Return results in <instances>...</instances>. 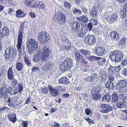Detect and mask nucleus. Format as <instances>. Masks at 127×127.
<instances>
[{
    "instance_id": "3c124183",
    "label": "nucleus",
    "mask_w": 127,
    "mask_h": 127,
    "mask_svg": "<svg viewBox=\"0 0 127 127\" xmlns=\"http://www.w3.org/2000/svg\"><path fill=\"white\" fill-rule=\"evenodd\" d=\"M93 27V25L91 23H89L87 25L86 29L88 31H90L92 30Z\"/></svg>"
},
{
    "instance_id": "69168bd1",
    "label": "nucleus",
    "mask_w": 127,
    "mask_h": 127,
    "mask_svg": "<svg viewBox=\"0 0 127 127\" xmlns=\"http://www.w3.org/2000/svg\"><path fill=\"white\" fill-rule=\"evenodd\" d=\"M80 60L81 62L85 64H86L88 63L84 59L83 57H82L81 59Z\"/></svg>"
},
{
    "instance_id": "a878e982",
    "label": "nucleus",
    "mask_w": 127,
    "mask_h": 127,
    "mask_svg": "<svg viewBox=\"0 0 127 127\" xmlns=\"http://www.w3.org/2000/svg\"><path fill=\"white\" fill-rule=\"evenodd\" d=\"M119 66H116L115 67H113L111 66L108 68V71L110 74H114L116 72L118 71V68Z\"/></svg>"
},
{
    "instance_id": "c85d7f7f",
    "label": "nucleus",
    "mask_w": 127,
    "mask_h": 127,
    "mask_svg": "<svg viewBox=\"0 0 127 127\" xmlns=\"http://www.w3.org/2000/svg\"><path fill=\"white\" fill-rule=\"evenodd\" d=\"M7 91L9 94L11 95H16L17 94L15 88L13 89L12 87H9L7 89Z\"/></svg>"
},
{
    "instance_id": "f704fd0d",
    "label": "nucleus",
    "mask_w": 127,
    "mask_h": 127,
    "mask_svg": "<svg viewBox=\"0 0 127 127\" xmlns=\"http://www.w3.org/2000/svg\"><path fill=\"white\" fill-rule=\"evenodd\" d=\"M118 17L116 14H115L111 16L109 18V21L110 23L114 22L117 19Z\"/></svg>"
},
{
    "instance_id": "473e14b6",
    "label": "nucleus",
    "mask_w": 127,
    "mask_h": 127,
    "mask_svg": "<svg viewBox=\"0 0 127 127\" xmlns=\"http://www.w3.org/2000/svg\"><path fill=\"white\" fill-rule=\"evenodd\" d=\"M73 53L75 55V59L77 60V61H79L82 57V56L80 55L77 50H75Z\"/></svg>"
},
{
    "instance_id": "052dcab7",
    "label": "nucleus",
    "mask_w": 127,
    "mask_h": 127,
    "mask_svg": "<svg viewBox=\"0 0 127 127\" xmlns=\"http://www.w3.org/2000/svg\"><path fill=\"white\" fill-rule=\"evenodd\" d=\"M41 91L42 93L45 94L47 93L48 91V89L45 88L43 89H42Z\"/></svg>"
},
{
    "instance_id": "6e6d98bb",
    "label": "nucleus",
    "mask_w": 127,
    "mask_h": 127,
    "mask_svg": "<svg viewBox=\"0 0 127 127\" xmlns=\"http://www.w3.org/2000/svg\"><path fill=\"white\" fill-rule=\"evenodd\" d=\"M85 112L86 114L87 115H89L91 114H92V112L88 108L85 109Z\"/></svg>"
},
{
    "instance_id": "f3484780",
    "label": "nucleus",
    "mask_w": 127,
    "mask_h": 127,
    "mask_svg": "<svg viewBox=\"0 0 127 127\" xmlns=\"http://www.w3.org/2000/svg\"><path fill=\"white\" fill-rule=\"evenodd\" d=\"M54 65L52 63H49L42 67L41 69L45 71H49L53 69Z\"/></svg>"
},
{
    "instance_id": "2f4dec72",
    "label": "nucleus",
    "mask_w": 127,
    "mask_h": 127,
    "mask_svg": "<svg viewBox=\"0 0 127 127\" xmlns=\"http://www.w3.org/2000/svg\"><path fill=\"white\" fill-rule=\"evenodd\" d=\"M111 95L109 94H107L104 95L102 100L105 102H109L111 99Z\"/></svg>"
},
{
    "instance_id": "5701e85b",
    "label": "nucleus",
    "mask_w": 127,
    "mask_h": 127,
    "mask_svg": "<svg viewBox=\"0 0 127 127\" xmlns=\"http://www.w3.org/2000/svg\"><path fill=\"white\" fill-rule=\"evenodd\" d=\"M59 83L64 85H68L70 82L69 80L67 77H63L60 79L59 81Z\"/></svg>"
},
{
    "instance_id": "6e6552de",
    "label": "nucleus",
    "mask_w": 127,
    "mask_h": 127,
    "mask_svg": "<svg viewBox=\"0 0 127 127\" xmlns=\"http://www.w3.org/2000/svg\"><path fill=\"white\" fill-rule=\"evenodd\" d=\"M4 83L1 84V88L0 92V97L2 99H5L8 96V94L7 88L4 86Z\"/></svg>"
},
{
    "instance_id": "c03bdc74",
    "label": "nucleus",
    "mask_w": 127,
    "mask_h": 127,
    "mask_svg": "<svg viewBox=\"0 0 127 127\" xmlns=\"http://www.w3.org/2000/svg\"><path fill=\"white\" fill-rule=\"evenodd\" d=\"M108 78L109 80L107 82H113L114 83H115V78L111 74H109L108 75Z\"/></svg>"
},
{
    "instance_id": "c756f323",
    "label": "nucleus",
    "mask_w": 127,
    "mask_h": 127,
    "mask_svg": "<svg viewBox=\"0 0 127 127\" xmlns=\"http://www.w3.org/2000/svg\"><path fill=\"white\" fill-rule=\"evenodd\" d=\"M81 13L82 11L80 10H79L76 8H73L72 9L71 14L76 15H81Z\"/></svg>"
},
{
    "instance_id": "4d7b16f0",
    "label": "nucleus",
    "mask_w": 127,
    "mask_h": 127,
    "mask_svg": "<svg viewBox=\"0 0 127 127\" xmlns=\"http://www.w3.org/2000/svg\"><path fill=\"white\" fill-rule=\"evenodd\" d=\"M83 72H86L89 71V67L86 66H84L82 69Z\"/></svg>"
},
{
    "instance_id": "a18cd8bd",
    "label": "nucleus",
    "mask_w": 127,
    "mask_h": 127,
    "mask_svg": "<svg viewBox=\"0 0 127 127\" xmlns=\"http://www.w3.org/2000/svg\"><path fill=\"white\" fill-rule=\"evenodd\" d=\"M12 79L11 86L12 87L15 88L17 86L18 82L15 79L13 78Z\"/></svg>"
},
{
    "instance_id": "bf43d9fd",
    "label": "nucleus",
    "mask_w": 127,
    "mask_h": 127,
    "mask_svg": "<svg viewBox=\"0 0 127 127\" xmlns=\"http://www.w3.org/2000/svg\"><path fill=\"white\" fill-rule=\"evenodd\" d=\"M122 74L125 76H127V68H124L122 71Z\"/></svg>"
},
{
    "instance_id": "09e8293b",
    "label": "nucleus",
    "mask_w": 127,
    "mask_h": 127,
    "mask_svg": "<svg viewBox=\"0 0 127 127\" xmlns=\"http://www.w3.org/2000/svg\"><path fill=\"white\" fill-rule=\"evenodd\" d=\"M81 8L84 13L85 15L86 16H87L88 14L87 10L88 9L85 7L84 6H81L80 7Z\"/></svg>"
},
{
    "instance_id": "9b49d317",
    "label": "nucleus",
    "mask_w": 127,
    "mask_h": 127,
    "mask_svg": "<svg viewBox=\"0 0 127 127\" xmlns=\"http://www.w3.org/2000/svg\"><path fill=\"white\" fill-rule=\"evenodd\" d=\"M13 50L12 47H8L5 50V59L7 60L10 59L11 56L13 55Z\"/></svg>"
},
{
    "instance_id": "ddd939ff",
    "label": "nucleus",
    "mask_w": 127,
    "mask_h": 127,
    "mask_svg": "<svg viewBox=\"0 0 127 127\" xmlns=\"http://www.w3.org/2000/svg\"><path fill=\"white\" fill-rule=\"evenodd\" d=\"M99 105L102 108H104L101 111V112L103 113H107L113 109L112 107L110 105L103 103Z\"/></svg>"
},
{
    "instance_id": "c9c22d12",
    "label": "nucleus",
    "mask_w": 127,
    "mask_h": 127,
    "mask_svg": "<svg viewBox=\"0 0 127 127\" xmlns=\"http://www.w3.org/2000/svg\"><path fill=\"white\" fill-rule=\"evenodd\" d=\"M80 52L83 55L87 56L90 55L91 54L90 52L87 50L81 49L80 50Z\"/></svg>"
},
{
    "instance_id": "9d476101",
    "label": "nucleus",
    "mask_w": 127,
    "mask_h": 127,
    "mask_svg": "<svg viewBox=\"0 0 127 127\" xmlns=\"http://www.w3.org/2000/svg\"><path fill=\"white\" fill-rule=\"evenodd\" d=\"M95 52L96 55L99 56L106 55L107 54V51L103 47H97Z\"/></svg>"
},
{
    "instance_id": "7c9ffc66",
    "label": "nucleus",
    "mask_w": 127,
    "mask_h": 127,
    "mask_svg": "<svg viewBox=\"0 0 127 127\" xmlns=\"http://www.w3.org/2000/svg\"><path fill=\"white\" fill-rule=\"evenodd\" d=\"M97 62L99 65H103L106 62V60L104 58L98 57L97 59Z\"/></svg>"
},
{
    "instance_id": "4468645a",
    "label": "nucleus",
    "mask_w": 127,
    "mask_h": 127,
    "mask_svg": "<svg viewBox=\"0 0 127 127\" xmlns=\"http://www.w3.org/2000/svg\"><path fill=\"white\" fill-rule=\"evenodd\" d=\"M71 30L74 32H79L80 30V23L78 22L75 21L71 25Z\"/></svg>"
},
{
    "instance_id": "6ab92c4d",
    "label": "nucleus",
    "mask_w": 127,
    "mask_h": 127,
    "mask_svg": "<svg viewBox=\"0 0 127 127\" xmlns=\"http://www.w3.org/2000/svg\"><path fill=\"white\" fill-rule=\"evenodd\" d=\"M115 84L113 82H107L105 83V87L108 91H111L114 89Z\"/></svg>"
},
{
    "instance_id": "774afa93",
    "label": "nucleus",
    "mask_w": 127,
    "mask_h": 127,
    "mask_svg": "<svg viewBox=\"0 0 127 127\" xmlns=\"http://www.w3.org/2000/svg\"><path fill=\"white\" fill-rule=\"evenodd\" d=\"M52 127H60V125L59 124L55 122Z\"/></svg>"
},
{
    "instance_id": "4c0bfd02",
    "label": "nucleus",
    "mask_w": 127,
    "mask_h": 127,
    "mask_svg": "<svg viewBox=\"0 0 127 127\" xmlns=\"http://www.w3.org/2000/svg\"><path fill=\"white\" fill-rule=\"evenodd\" d=\"M25 62L27 65L29 66H32V64L31 63V60L29 59L28 57L26 56L24 57Z\"/></svg>"
},
{
    "instance_id": "e2e57ef3",
    "label": "nucleus",
    "mask_w": 127,
    "mask_h": 127,
    "mask_svg": "<svg viewBox=\"0 0 127 127\" xmlns=\"http://www.w3.org/2000/svg\"><path fill=\"white\" fill-rule=\"evenodd\" d=\"M39 70V68L36 67H34L32 69V72H38Z\"/></svg>"
},
{
    "instance_id": "79ce46f5",
    "label": "nucleus",
    "mask_w": 127,
    "mask_h": 127,
    "mask_svg": "<svg viewBox=\"0 0 127 127\" xmlns=\"http://www.w3.org/2000/svg\"><path fill=\"white\" fill-rule=\"evenodd\" d=\"M125 105V104L122 101L117 102L116 104V106L120 109L123 108Z\"/></svg>"
},
{
    "instance_id": "37998d69",
    "label": "nucleus",
    "mask_w": 127,
    "mask_h": 127,
    "mask_svg": "<svg viewBox=\"0 0 127 127\" xmlns=\"http://www.w3.org/2000/svg\"><path fill=\"white\" fill-rule=\"evenodd\" d=\"M41 57V56H38V55H36L33 56V61L36 62H37L39 61Z\"/></svg>"
},
{
    "instance_id": "1a4fd4ad",
    "label": "nucleus",
    "mask_w": 127,
    "mask_h": 127,
    "mask_svg": "<svg viewBox=\"0 0 127 127\" xmlns=\"http://www.w3.org/2000/svg\"><path fill=\"white\" fill-rule=\"evenodd\" d=\"M85 40L87 44L89 46L94 45L96 42V39L93 35H88L85 36Z\"/></svg>"
},
{
    "instance_id": "aec40b11",
    "label": "nucleus",
    "mask_w": 127,
    "mask_h": 127,
    "mask_svg": "<svg viewBox=\"0 0 127 127\" xmlns=\"http://www.w3.org/2000/svg\"><path fill=\"white\" fill-rule=\"evenodd\" d=\"M109 35L113 40H119L120 38L119 35L117 32H112L109 33Z\"/></svg>"
},
{
    "instance_id": "7ed1b4c3",
    "label": "nucleus",
    "mask_w": 127,
    "mask_h": 127,
    "mask_svg": "<svg viewBox=\"0 0 127 127\" xmlns=\"http://www.w3.org/2000/svg\"><path fill=\"white\" fill-rule=\"evenodd\" d=\"M73 61L69 58L66 59L62 62L60 66V69L62 71H65L70 69L73 66Z\"/></svg>"
},
{
    "instance_id": "49530a36",
    "label": "nucleus",
    "mask_w": 127,
    "mask_h": 127,
    "mask_svg": "<svg viewBox=\"0 0 127 127\" xmlns=\"http://www.w3.org/2000/svg\"><path fill=\"white\" fill-rule=\"evenodd\" d=\"M90 23L93 25H96L98 23V21L96 19L92 18L90 20Z\"/></svg>"
},
{
    "instance_id": "680f3d73",
    "label": "nucleus",
    "mask_w": 127,
    "mask_h": 127,
    "mask_svg": "<svg viewBox=\"0 0 127 127\" xmlns=\"http://www.w3.org/2000/svg\"><path fill=\"white\" fill-rule=\"evenodd\" d=\"M121 63L123 66H125L127 65V60L125 59L123 60L122 62Z\"/></svg>"
},
{
    "instance_id": "393cba45",
    "label": "nucleus",
    "mask_w": 127,
    "mask_h": 127,
    "mask_svg": "<svg viewBox=\"0 0 127 127\" xmlns=\"http://www.w3.org/2000/svg\"><path fill=\"white\" fill-rule=\"evenodd\" d=\"M97 8L96 7L94 6L91 10L90 14L91 16L93 18H95L97 15Z\"/></svg>"
},
{
    "instance_id": "603ef678",
    "label": "nucleus",
    "mask_w": 127,
    "mask_h": 127,
    "mask_svg": "<svg viewBox=\"0 0 127 127\" xmlns=\"http://www.w3.org/2000/svg\"><path fill=\"white\" fill-rule=\"evenodd\" d=\"M125 39L124 38H122L119 43V45H121L123 47H125Z\"/></svg>"
},
{
    "instance_id": "e433bc0d",
    "label": "nucleus",
    "mask_w": 127,
    "mask_h": 127,
    "mask_svg": "<svg viewBox=\"0 0 127 127\" xmlns=\"http://www.w3.org/2000/svg\"><path fill=\"white\" fill-rule=\"evenodd\" d=\"M15 88L17 94H18V93H20L23 89V86L20 84H18L17 87Z\"/></svg>"
},
{
    "instance_id": "5fc2aeb1",
    "label": "nucleus",
    "mask_w": 127,
    "mask_h": 127,
    "mask_svg": "<svg viewBox=\"0 0 127 127\" xmlns=\"http://www.w3.org/2000/svg\"><path fill=\"white\" fill-rule=\"evenodd\" d=\"M84 119L86 120L88 123H91H91H92L93 124H94V121L93 120L90 119L89 118H84Z\"/></svg>"
},
{
    "instance_id": "13d9d810",
    "label": "nucleus",
    "mask_w": 127,
    "mask_h": 127,
    "mask_svg": "<svg viewBox=\"0 0 127 127\" xmlns=\"http://www.w3.org/2000/svg\"><path fill=\"white\" fill-rule=\"evenodd\" d=\"M8 105L9 106L12 107L13 108H15L16 107V106L14 104V102L12 100L11 101V102H10L8 103Z\"/></svg>"
},
{
    "instance_id": "338daca9",
    "label": "nucleus",
    "mask_w": 127,
    "mask_h": 127,
    "mask_svg": "<svg viewBox=\"0 0 127 127\" xmlns=\"http://www.w3.org/2000/svg\"><path fill=\"white\" fill-rule=\"evenodd\" d=\"M69 96V94L68 93L64 94L61 95L62 97L68 98Z\"/></svg>"
},
{
    "instance_id": "f03ea898",
    "label": "nucleus",
    "mask_w": 127,
    "mask_h": 127,
    "mask_svg": "<svg viewBox=\"0 0 127 127\" xmlns=\"http://www.w3.org/2000/svg\"><path fill=\"white\" fill-rule=\"evenodd\" d=\"M123 56V54L121 51L117 50L110 53L109 58L113 62L117 63L122 60Z\"/></svg>"
},
{
    "instance_id": "20e7f679",
    "label": "nucleus",
    "mask_w": 127,
    "mask_h": 127,
    "mask_svg": "<svg viewBox=\"0 0 127 127\" xmlns=\"http://www.w3.org/2000/svg\"><path fill=\"white\" fill-rule=\"evenodd\" d=\"M24 29L22 27L20 26L18 33L17 39L18 42L16 45L17 50L20 53H22V45L23 41V33H24Z\"/></svg>"
},
{
    "instance_id": "58836bf2",
    "label": "nucleus",
    "mask_w": 127,
    "mask_h": 127,
    "mask_svg": "<svg viewBox=\"0 0 127 127\" xmlns=\"http://www.w3.org/2000/svg\"><path fill=\"white\" fill-rule=\"evenodd\" d=\"M61 39L63 44L68 42L69 40L65 35H62L61 36Z\"/></svg>"
},
{
    "instance_id": "f8f14e48",
    "label": "nucleus",
    "mask_w": 127,
    "mask_h": 127,
    "mask_svg": "<svg viewBox=\"0 0 127 127\" xmlns=\"http://www.w3.org/2000/svg\"><path fill=\"white\" fill-rule=\"evenodd\" d=\"M9 34V31L8 28L6 27H4L0 32V38L1 39L7 37Z\"/></svg>"
},
{
    "instance_id": "bb28decb",
    "label": "nucleus",
    "mask_w": 127,
    "mask_h": 127,
    "mask_svg": "<svg viewBox=\"0 0 127 127\" xmlns=\"http://www.w3.org/2000/svg\"><path fill=\"white\" fill-rule=\"evenodd\" d=\"M7 76L9 79L12 80L14 78V75L11 68H10L8 70Z\"/></svg>"
},
{
    "instance_id": "0eeeda50",
    "label": "nucleus",
    "mask_w": 127,
    "mask_h": 127,
    "mask_svg": "<svg viewBox=\"0 0 127 127\" xmlns=\"http://www.w3.org/2000/svg\"><path fill=\"white\" fill-rule=\"evenodd\" d=\"M38 38L40 43L42 44L45 43L49 40V35L45 32L44 33L41 32L38 34Z\"/></svg>"
},
{
    "instance_id": "72a5a7b5",
    "label": "nucleus",
    "mask_w": 127,
    "mask_h": 127,
    "mask_svg": "<svg viewBox=\"0 0 127 127\" xmlns=\"http://www.w3.org/2000/svg\"><path fill=\"white\" fill-rule=\"evenodd\" d=\"M24 67L23 63L19 62L16 64V68L18 71L21 70L23 69Z\"/></svg>"
},
{
    "instance_id": "dca6fc26",
    "label": "nucleus",
    "mask_w": 127,
    "mask_h": 127,
    "mask_svg": "<svg viewBox=\"0 0 127 127\" xmlns=\"http://www.w3.org/2000/svg\"><path fill=\"white\" fill-rule=\"evenodd\" d=\"M127 12V2L124 3L123 5V8L121 9L120 14L121 17L123 19L125 18L126 16Z\"/></svg>"
},
{
    "instance_id": "a19ab883",
    "label": "nucleus",
    "mask_w": 127,
    "mask_h": 127,
    "mask_svg": "<svg viewBox=\"0 0 127 127\" xmlns=\"http://www.w3.org/2000/svg\"><path fill=\"white\" fill-rule=\"evenodd\" d=\"M112 98L113 102L117 101L118 100V94L116 93H114L112 95Z\"/></svg>"
},
{
    "instance_id": "423d86ee",
    "label": "nucleus",
    "mask_w": 127,
    "mask_h": 127,
    "mask_svg": "<svg viewBox=\"0 0 127 127\" xmlns=\"http://www.w3.org/2000/svg\"><path fill=\"white\" fill-rule=\"evenodd\" d=\"M119 87L116 89L119 91L121 93H124L127 91V88L126 87L127 86V80H124L120 81L118 83Z\"/></svg>"
},
{
    "instance_id": "cd10ccee",
    "label": "nucleus",
    "mask_w": 127,
    "mask_h": 127,
    "mask_svg": "<svg viewBox=\"0 0 127 127\" xmlns=\"http://www.w3.org/2000/svg\"><path fill=\"white\" fill-rule=\"evenodd\" d=\"M9 120L13 123L15 122L17 120L15 114H10L7 115Z\"/></svg>"
},
{
    "instance_id": "2eb2a0df",
    "label": "nucleus",
    "mask_w": 127,
    "mask_h": 127,
    "mask_svg": "<svg viewBox=\"0 0 127 127\" xmlns=\"http://www.w3.org/2000/svg\"><path fill=\"white\" fill-rule=\"evenodd\" d=\"M59 15H56L54 18L61 24L64 23L66 22L65 17L64 15L62 13H59Z\"/></svg>"
},
{
    "instance_id": "864d4df0",
    "label": "nucleus",
    "mask_w": 127,
    "mask_h": 127,
    "mask_svg": "<svg viewBox=\"0 0 127 127\" xmlns=\"http://www.w3.org/2000/svg\"><path fill=\"white\" fill-rule=\"evenodd\" d=\"M14 9L12 8H9L8 11V13L10 15H12L15 13V11L14 10Z\"/></svg>"
},
{
    "instance_id": "b1692460",
    "label": "nucleus",
    "mask_w": 127,
    "mask_h": 127,
    "mask_svg": "<svg viewBox=\"0 0 127 127\" xmlns=\"http://www.w3.org/2000/svg\"><path fill=\"white\" fill-rule=\"evenodd\" d=\"M76 19L79 22H82L84 23H87L88 20L87 17L84 15H83L80 17H77Z\"/></svg>"
},
{
    "instance_id": "39448f33",
    "label": "nucleus",
    "mask_w": 127,
    "mask_h": 127,
    "mask_svg": "<svg viewBox=\"0 0 127 127\" xmlns=\"http://www.w3.org/2000/svg\"><path fill=\"white\" fill-rule=\"evenodd\" d=\"M51 51L49 49L48 46H45L43 48L42 53H41V50L40 49V50H39L38 53L36 55H38V56L41 57V55L42 54V57H41L42 60L44 61L47 59Z\"/></svg>"
},
{
    "instance_id": "de8ad7c7",
    "label": "nucleus",
    "mask_w": 127,
    "mask_h": 127,
    "mask_svg": "<svg viewBox=\"0 0 127 127\" xmlns=\"http://www.w3.org/2000/svg\"><path fill=\"white\" fill-rule=\"evenodd\" d=\"M88 58L90 61H97L98 58V57L92 55L88 57Z\"/></svg>"
},
{
    "instance_id": "a211bd4d",
    "label": "nucleus",
    "mask_w": 127,
    "mask_h": 127,
    "mask_svg": "<svg viewBox=\"0 0 127 127\" xmlns=\"http://www.w3.org/2000/svg\"><path fill=\"white\" fill-rule=\"evenodd\" d=\"M49 90L51 95L54 97L58 96L60 93L59 89L57 88L54 89L52 87H50L49 88Z\"/></svg>"
},
{
    "instance_id": "0e129e2a",
    "label": "nucleus",
    "mask_w": 127,
    "mask_h": 127,
    "mask_svg": "<svg viewBox=\"0 0 127 127\" xmlns=\"http://www.w3.org/2000/svg\"><path fill=\"white\" fill-rule=\"evenodd\" d=\"M86 34V32H84L82 31L78 35L79 36L81 37H84L85 34Z\"/></svg>"
},
{
    "instance_id": "4be33fe9",
    "label": "nucleus",
    "mask_w": 127,
    "mask_h": 127,
    "mask_svg": "<svg viewBox=\"0 0 127 127\" xmlns=\"http://www.w3.org/2000/svg\"><path fill=\"white\" fill-rule=\"evenodd\" d=\"M92 95L93 99L95 101H97L101 97V95L99 94V92L97 91H95Z\"/></svg>"
},
{
    "instance_id": "ea45409f",
    "label": "nucleus",
    "mask_w": 127,
    "mask_h": 127,
    "mask_svg": "<svg viewBox=\"0 0 127 127\" xmlns=\"http://www.w3.org/2000/svg\"><path fill=\"white\" fill-rule=\"evenodd\" d=\"M64 7L65 9L69 10L71 8V6L69 3L65 1L64 2Z\"/></svg>"
},
{
    "instance_id": "f257e3e1",
    "label": "nucleus",
    "mask_w": 127,
    "mask_h": 127,
    "mask_svg": "<svg viewBox=\"0 0 127 127\" xmlns=\"http://www.w3.org/2000/svg\"><path fill=\"white\" fill-rule=\"evenodd\" d=\"M26 49L28 53L32 55L35 49L38 48V43L34 39H30L27 40Z\"/></svg>"
},
{
    "instance_id": "412c9836",
    "label": "nucleus",
    "mask_w": 127,
    "mask_h": 127,
    "mask_svg": "<svg viewBox=\"0 0 127 127\" xmlns=\"http://www.w3.org/2000/svg\"><path fill=\"white\" fill-rule=\"evenodd\" d=\"M26 13L20 9H18L16 11V16L17 18H21L26 16Z\"/></svg>"
},
{
    "instance_id": "8fccbe9b",
    "label": "nucleus",
    "mask_w": 127,
    "mask_h": 127,
    "mask_svg": "<svg viewBox=\"0 0 127 127\" xmlns=\"http://www.w3.org/2000/svg\"><path fill=\"white\" fill-rule=\"evenodd\" d=\"M38 7L42 9H45V5L42 2H40L38 4Z\"/></svg>"
}]
</instances>
